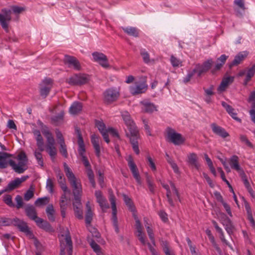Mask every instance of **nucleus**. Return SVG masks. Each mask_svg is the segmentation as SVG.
<instances>
[{"instance_id":"obj_1","label":"nucleus","mask_w":255,"mask_h":255,"mask_svg":"<svg viewBox=\"0 0 255 255\" xmlns=\"http://www.w3.org/2000/svg\"><path fill=\"white\" fill-rule=\"evenodd\" d=\"M11 156V154L4 152H0V169L5 168L9 164L12 169L17 173H23L28 168V158L26 153L22 151L19 153L16 157L18 161L17 164L12 160H7V159Z\"/></svg>"},{"instance_id":"obj_2","label":"nucleus","mask_w":255,"mask_h":255,"mask_svg":"<svg viewBox=\"0 0 255 255\" xmlns=\"http://www.w3.org/2000/svg\"><path fill=\"white\" fill-rule=\"evenodd\" d=\"M122 116L128 130L126 135L129 139L133 151L138 154L140 152L138 147V139L140 138L139 131L128 112H123Z\"/></svg>"},{"instance_id":"obj_3","label":"nucleus","mask_w":255,"mask_h":255,"mask_svg":"<svg viewBox=\"0 0 255 255\" xmlns=\"http://www.w3.org/2000/svg\"><path fill=\"white\" fill-rule=\"evenodd\" d=\"M64 171L67 179L73 188L74 196H81L82 188L80 180L77 179L70 168L66 163H64Z\"/></svg>"},{"instance_id":"obj_4","label":"nucleus","mask_w":255,"mask_h":255,"mask_svg":"<svg viewBox=\"0 0 255 255\" xmlns=\"http://www.w3.org/2000/svg\"><path fill=\"white\" fill-rule=\"evenodd\" d=\"M42 133L45 136L47 140L46 151L49 155L52 161H54L57 155V149L55 146V140L51 132L48 129L42 131Z\"/></svg>"},{"instance_id":"obj_5","label":"nucleus","mask_w":255,"mask_h":255,"mask_svg":"<svg viewBox=\"0 0 255 255\" xmlns=\"http://www.w3.org/2000/svg\"><path fill=\"white\" fill-rule=\"evenodd\" d=\"M75 130L78 136L77 142L78 144V151L79 154L81 156L82 161L83 162V164L84 166L86 167V168L88 169L89 168H91V165L88 160V158L85 155V152L86 151L85 146L80 130V129L76 128Z\"/></svg>"},{"instance_id":"obj_6","label":"nucleus","mask_w":255,"mask_h":255,"mask_svg":"<svg viewBox=\"0 0 255 255\" xmlns=\"http://www.w3.org/2000/svg\"><path fill=\"white\" fill-rule=\"evenodd\" d=\"M109 200L111 204L112 209V222L113 225L115 228V232L118 234L120 230L118 226V218L117 217V207H116V199L112 189L109 190Z\"/></svg>"},{"instance_id":"obj_7","label":"nucleus","mask_w":255,"mask_h":255,"mask_svg":"<svg viewBox=\"0 0 255 255\" xmlns=\"http://www.w3.org/2000/svg\"><path fill=\"white\" fill-rule=\"evenodd\" d=\"M103 96L104 103L109 105L116 102L119 99L120 93L119 89L110 88L104 92Z\"/></svg>"},{"instance_id":"obj_8","label":"nucleus","mask_w":255,"mask_h":255,"mask_svg":"<svg viewBox=\"0 0 255 255\" xmlns=\"http://www.w3.org/2000/svg\"><path fill=\"white\" fill-rule=\"evenodd\" d=\"M90 80L88 75L85 74H75L68 79L66 82L71 85H82L87 83Z\"/></svg>"},{"instance_id":"obj_9","label":"nucleus","mask_w":255,"mask_h":255,"mask_svg":"<svg viewBox=\"0 0 255 255\" xmlns=\"http://www.w3.org/2000/svg\"><path fill=\"white\" fill-rule=\"evenodd\" d=\"M166 132L168 139L175 145L181 144L185 141V139L182 136V135L176 132L172 128L168 127Z\"/></svg>"},{"instance_id":"obj_10","label":"nucleus","mask_w":255,"mask_h":255,"mask_svg":"<svg viewBox=\"0 0 255 255\" xmlns=\"http://www.w3.org/2000/svg\"><path fill=\"white\" fill-rule=\"evenodd\" d=\"M64 242L65 243V244L64 242L61 243L60 255H65L66 250H67L68 255H72L73 248L72 242L69 232L65 235Z\"/></svg>"},{"instance_id":"obj_11","label":"nucleus","mask_w":255,"mask_h":255,"mask_svg":"<svg viewBox=\"0 0 255 255\" xmlns=\"http://www.w3.org/2000/svg\"><path fill=\"white\" fill-rule=\"evenodd\" d=\"M146 81L136 82L134 85L130 86L129 91L132 95L144 93L147 89Z\"/></svg>"},{"instance_id":"obj_12","label":"nucleus","mask_w":255,"mask_h":255,"mask_svg":"<svg viewBox=\"0 0 255 255\" xmlns=\"http://www.w3.org/2000/svg\"><path fill=\"white\" fill-rule=\"evenodd\" d=\"M53 87V81L50 78L44 79L40 84V93L43 98H46Z\"/></svg>"},{"instance_id":"obj_13","label":"nucleus","mask_w":255,"mask_h":255,"mask_svg":"<svg viewBox=\"0 0 255 255\" xmlns=\"http://www.w3.org/2000/svg\"><path fill=\"white\" fill-rule=\"evenodd\" d=\"M3 14L0 13V23L2 27L6 31H8V23L11 20V11L10 9H2Z\"/></svg>"},{"instance_id":"obj_14","label":"nucleus","mask_w":255,"mask_h":255,"mask_svg":"<svg viewBox=\"0 0 255 255\" xmlns=\"http://www.w3.org/2000/svg\"><path fill=\"white\" fill-rule=\"evenodd\" d=\"M94 61L98 63L102 67L105 68L110 67L108 59L104 54L98 52H94L92 53Z\"/></svg>"},{"instance_id":"obj_15","label":"nucleus","mask_w":255,"mask_h":255,"mask_svg":"<svg viewBox=\"0 0 255 255\" xmlns=\"http://www.w3.org/2000/svg\"><path fill=\"white\" fill-rule=\"evenodd\" d=\"M128 166L132 174L133 177L136 180L137 183L139 184H141L140 177L138 172V169L131 156L129 155L127 159Z\"/></svg>"},{"instance_id":"obj_16","label":"nucleus","mask_w":255,"mask_h":255,"mask_svg":"<svg viewBox=\"0 0 255 255\" xmlns=\"http://www.w3.org/2000/svg\"><path fill=\"white\" fill-rule=\"evenodd\" d=\"M255 74V64H254L251 67L248 68L245 70L241 71L238 75L239 76H243L246 75V77L244 81V85H247L249 82L251 81Z\"/></svg>"},{"instance_id":"obj_17","label":"nucleus","mask_w":255,"mask_h":255,"mask_svg":"<svg viewBox=\"0 0 255 255\" xmlns=\"http://www.w3.org/2000/svg\"><path fill=\"white\" fill-rule=\"evenodd\" d=\"M13 221V226L17 227L21 232L25 233L26 235L29 236L30 237H32L33 236L29 230L26 222L17 218H14Z\"/></svg>"},{"instance_id":"obj_18","label":"nucleus","mask_w":255,"mask_h":255,"mask_svg":"<svg viewBox=\"0 0 255 255\" xmlns=\"http://www.w3.org/2000/svg\"><path fill=\"white\" fill-rule=\"evenodd\" d=\"M64 63L68 65L69 67H73L77 70L81 68L80 64L79 61L75 57L65 55L63 59Z\"/></svg>"},{"instance_id":"obj_19","label":"nucleus","mask_w":255,"mask_h":255,"mask_svg":"<svg viewBox=\"0 0 255 255\" xmlns=\"http://www.w3.org/2000/svg\"><path fill=\"white\" fill-rule=\"evenodd\" d=\"M95 195L96 198V201L98 203L102 210L104 211L105 210L109 208V205L107 202L106 198L104 197L102 193L100 190H97L95 192Z\"/></svg>"},{"instance_id":"obj_20","label":"nucleus","mask_w":255,"mask_h":255,"mask_svg":"<svg viewBox=\"0 0 255 255\" xmlns=\"http://www.w3.org/2000/svg\"><path fill=\"white\" fill-rule=\"evenodd\" d=\"M228 162L232 169L237 171L239 174L244 170L239 163V158L237 155H232L228 160Z\"/></svg>"},{"instance_id":"obj_21","label":"nucleus","mask_w":255,"mask_h":255,"mask_svg":"<svg viewBox=\"0 0 255 255\" xmlns=\"http://www.w3.org/2000/svg\"><path fill=\"white\" fill-rule=\"evenodd\" d=\"M211 127L214 133L222 138H225L229 136V133L224 128L217 125L216 123H212L211 125Z\"/></svg>"},{"instance_id":"obj_22","label":"nucleus","mask_w":255,"mask_h":255,"mask_svg":"<svg viewBox=\"0 0 255 255\" xmlns=\"http://www.w3.org/2000/svg\"><path fill=\"white\" fill-rule=\"evenodd\" d=\"M26 216L35 222L39 218L37 216V213L35 208L32 205L28 204L24 208Z\"/></svg>"},{"instance_id":"obj_23","label":"nucleus","mask_w":255,"mask_h":255,"mask_svg":"<svg viewBox=\"0 0 255 255\" xmlns=\"http://www.w3.org/2000/svg\"><path fill=\"white\" fill-rule=\"evenodd\" d=\"M56 175L57 178V181L60 185V186L63 192H68L70 193V191L68 190V187L66 184V180L64 176L63 173L60 170L57 169L55 171Z\"/></svg>"},{"instance_id":"obj_24","label":"nucleus","mask_w":255,"mask_h":255,"mask_svg":"<svg viewBox=\"0 0 255 255\" xmlns=\"http://www.w3.org/2000/svg\"><path fill=\"white\" fill-rule=\"evenodd\" d=\"M187 162L189 165L194 167L197 169L199 168L200 164L198 162L197 155L195 153L192 152L187 155Z\"/></svg>"},{"instance_id":"obj_25","label":"nucleus","mask_w":255,"mask_h":255,"mask_svg":"<svg viewBox=\"0 0 255 255\" xmlns=\"http://www.w3.org/2000/svg\"><path fill=\"white\" fill-rule=\"evenodd\" d=\"M33 133L36 140V145L38 149L40 150V151H44V140L40 131L38 129H34Z\"/></svg>"},{"instance_id":"obj_26","label":"nucleus","mask_w":255,"mask_h":255,"mask_svg":"<svg viewBox=\"0 0 255 255\" xmlns=\"http://www.w3.org/2000/svg\"><path fill=\"white\" fill-rule=\"evenodd\" d=\"M248 53L246 52H241L239 53L235 57L234 60L229 64L230 68L233 66L238 65L243 61L247 56Z\"/></svg>"},{"instance_id":"obj_27","label":"nucleus","mask_w":255,"mask_h":255,"mask_svg":"<svg viewBox=\"0 0 255 255\" xmlns=\"http://www.w3.org/2000/svg\"><path fill=\"white\" fill-rule=\"evenodd\" d=\"M142 105V111L144 113H151L157 111L155 106L148 101H143L140 102Z\"/></svg>"},{"instance_id":"obj_28","label":"nucleus","mask_w":255,"mask_h":255,"mask_svg":"<svg viewBox=\"0 0 255 255\" xmlns=\"http://www.w3.org/2000/svg\"><path fill=\"white\" fill-rule=\"evenodd\" d=\"M228 56L225 54L222 55L219 58L217 59V63L215 65V67L212 69L211 73L212 74L219 70L225 63Z\"/></svg>"},{"instance_id":"obj_29","label":"nucleus","mask_w":255,"mask_h":255,"mask_svg":"<svg viewBox=\"0 0 255 255\" xmlns=\"http://www.w3.org/2000/svg\"><path fill=\"white\" fill-rule=\"evenodd\" d=\"M91 142L95 150L96 155L98 157H100L101 155V150L99 144V137L95 134L92 135Z\"/></svg>"},{"instance_id":"obj_30","label":"nucleus","mask_w":255,"mask_h":255,"mask_svg":"<svg viewBox=\"0 0 255 255\" xmlns=\"http://www.w3.org/2000/svg\"><path fill=\"white\" fill-rule=\"evenodd\" d=\"M86 213L85 215V222L87 226L90 225L93 217V212L92 211L91 207L89 201L86 204Z\"/></svg>"},{"instance_id":"obj_31","label":"nucleus","mask_w":255,"mask_h":255,"mask_svg":"<svg viewBox=\"0 0 255 255\" xmlns=\"http://www.w3.org/2000/svg\"><path fill=\"white\" fill-rule=\"evenodd\" d=\"M37 226L47 232L53 231V229L50 224L46 221H44L41 218H39L35 222Z\"/></svg>"},{"instance_id":"obj_32","label":"nucleus","mask_w":255,"mask_h":255,"mask_svg":"<svg viewBox=\"0 0 255 255\" xmlns=\"http://www.w3.org/2000/svg\"><path fill=\"white\" fill-rule=\"evenodd\" d=\"M83 108L82 104L79 102H74L69 109V112L72 115H76L79 114Z\"/></svg>"},{"instance_id":"obj_33","label":"nucleus","mask_w":255,"mask_h":255,"mask_svg":"<svg viewBox=\"0 0 255 255\" xmlns=\"http://www.w3.org/2000/svg\"><path fill=\"white\" fill-rule=\"evenodd\" d=\"M234 78L232 77H227L223 78L220 86L218 88V91L223 92L225 90L228 85L233 82Z\"/></svg>"},{"instance_id":"obj_34","label":"nucleus","mask_w":255,"mask_h":255,"mask_svg":"<svg viewBox=\"0 0 255 255\" xmlns=\"http://www.w3.org/2000/svg\"><path fill=\"white\" fill-rule=\"evenodd\" d=\"M122 29L125 33L129 36H133L135 37H138L139 30L136 27H122Z\"/></svg>"},{"instance_id":"obj_35","label":"nucleus","mask_w":255,"mask_h":255,"mask_svg":"<svg viewBox=\"0 0 255 255\" xmlns=\"http://www.w3.org/2000/svg\"><path fill=\"white\" fill-rule=\"evenodd\" d=\"M162 187L166 190V197L167 198V201L170 205L172 207H174L175 204L174 203L173 200L171 197V191L170 189V187L168 184L161 183Z\"/></svg>"},{"instance_id":"obj_36","label":"nucleus","mask_w":255,"mask_h":255,"mask_svg":"<svg viewBox=\"0 0 255 255\" xmlns=\"http://www.w3.org/2000/svg\"><path fill=\"white\" fill-rule=\"evenodd\" d=\"M64 112H61L58 115L51 118L52 123L55 126H58L63 121Z\"/></svg>"},{"instance_id":"obj_37","label":"nucleus","mask_w":255,"mask_h":255,"mask_svg":"<svg viewBox=\"0 0 255 255\" xmlns=\"http://www.w3.org/2000/svg\"><path fill=\"white\" fill-rule=\"evenodd\" d=\"M46 213L47 215L48 219L51 222H54L55 219L54 215L55 210L52 204L48 205L46 209Z\"/></svg>"},{"instance_id":"obj_38","label":"nucleus","mask_w":255,"mask_h":255,"mask_svg":"<svg viewBox=\"0 0 255 255\" xmlns=\"http://www.w3.org/2000/svg\"><path fill=\"white\" fill-rule=\"evenodd\" d=\"M20 185L18 182L16 178L14 180L11 181L4 188L6 192H10L14 189L17 188Z\"/></svg>"},{"instance_id":"obj_39","label":"nucleus","mask_w":255,"mask_h":255,"mask_svg":"<svg viewBox=\"0 0 255 255\" xmlns=\"http://www.w3.org/2000/svg\"><path fill=\"white\" fill-rule=\"evenodd\" d=\"M90 245L93 251L97 254V255H103L100 246L97 244L95 241L91 240L90 242Z\"/></svg>"},{"instance_id":"obj_40","label":"nucleus","mask_w":255,"mask_h":255,"mask_svg":"<svg viewBox=\"0 0 255 255\" xmlns=\"http://www.w3.org/2000/svg\"><path fill=\"white\" fill-rule=\"evenodd\" d=\"M193 70V73H197L198 77H201L203 74L206 73V71L200 64H197Z\"/></svg>"},{"instance_id":"obj_41","label":"nucleus","mask_w":255,"mask_h":255,"mask_svg":"<svg viewBox=\"0 0 255 255\" xmlns=\"http://www.w3.org/2000/svg\"><path fill=\"white\" fill-rule=\"evenodd\" d=\"M123 199L126 205L128 207L129 210L133 212L134 207L131 199L126 194H123Z\"/></svg>"},{"instance_id":"obj_42","label":"nucleus","mask_w":255,"mask_h":255,"mask_svg":"<svg viewBox=\"0 0 255 255\" xmlns=\"http://www.w3.org/2000/svg\"><path fill=\"white\" fill-rule=\"evenodd\" d=\"M3 201L9 207H15V204L12 202V196L10 195L6 194L4 195L3 197Z\"/></svg>"},{"instance_id":"obj_43","label":"nucleus","mask_w":255,"mask_h":255,"mask_svg":"<svg viewBox=\"0 0 255 255\" xmlns=\"http://www.w3.org/2000/svg\"><path fill=\"white\" fill-rule=\"evenodd\" d=\"M146 181L147 184L148 188L151 194L155 193V185L153 184L151 177L148 175L146 176Z\"/></svg>"},{"instance_id":"obj_44","label":"nucleus","mask_w":255,"mask_h":255,"mask_svg":"<svg viewBox=\"0 0 255 255\" xmlns=\"http://www.w3.org/2000/svg\"><path fill=\"white\" fill-rule=\"evenodd\" d=\"M41 152L42 151H40V150H39V151L35 150L34 152V154L35 158L37 160L38 164L41 167H43L44 162Z\"/></svg>"},{"instance_id":"obj_45","label":"nucleus","mask_w":255,"mask_h":255,"mask_svg":"<svg viewBox=\"0 0 255 255\" xmlns=\"http://www.w3.org/2000/svg\"><path fill=\"white\" fill-rule=\"evenodd\" d=\"M34 189L31 186L28 190L24 194V199L25 201H28L32 198L34 196Z\"/></svg>"},{"instance_id":"obj_46","label":"nucleus","mask_w":255,"mask_h":255,"mask_svg":"<svg viewBox=\"0 0 255 255\" xmlns=\"http://www.w3.org/2000/svg\"><path fill=\"white\" fill-rule=\"evenodd\" d=\"M170 62L174 67L182 66V61L173 55H171L170 57Z\"/></svg>"},{"instance_id":"obj_47","label":"nucleus","mask_w":255,"mask_h":255,"mask_svg":"<svg viewBox=\"0 0 255 255\" xmlns=\"http://www.w3.org/2000/svg\"><path fill=\"white\" fill-rule=\"evenodd\" d=\"M15 201L16 202V204L15 205V207H16V209H19L23 207L24 202L23 201V199L20 195H16L15 198Z\"/></svg>"},{"instance_id":"obj_48","label":"nucleus","mask_w":255,"mask_h":255,"mask_svg":"<svg viewBox=\"0 0 255 255\" xmlns=\"http://www.w3.org/2000/svg\"><path fill=\"white\" fill-rule=\"evenodd\" d=\"M59 152L65 158H67L68 154L67 150V146L65 142L59 144Z\"/></svg>"},{"instance_id":"obj_49","label":"nucleus","mask_w":255,"mask_h":255,"mask_svg":"<svg viewBox=\"0 0 255 255\" xmlns=\"http://www.w3.org/2000/svg\"><path fill=\"white\" fill-rule=\"evenodd\" d=\"M140 53L144 62L149 63L150 62L149 53L144 49H141Z\"/></svg>"},{"instance_id":"obj_50","label":"nucleus","mask_w":255,"mask_h":255,"mask_svg":"<svg viewBox=\"0 0 255 255\" xmlns=\"http://www.w3.org/2000/svg\"><path fill=\"white\" fill-rule=\"evenodd\" d=\"M49 201L48 197H44L38 198L35 202V204L38 206L45 205L48 204Z\"/></svg>"},{"instance_id":"obj_51","label":"nucleus","mask_w":255,"mask_h":255,"mask_svg":"<svg viewBox=\"0 0 255 255\" xmlns=\"http://www.w3.org/2000/svg\"><path fill=\"white\" fill-rule=\"evenodd\" d=\"M161 245L162 247L163 252L165 255H174L170 253L168 246V243L166 241H162L161 242Z\"/></svg>"},{"instance_id":"obj_52","label":"nucleus","mask_w":255,"mask_h":255,"mask_svg":"<svg viewBox=\"0 0 255 255\" xmlns=\"http://www.w3.org/2000/svg\"><path fill=\"white\" fill-rule=\"evenodd\" d=\"M145 227L146 229L147 234L151 242L153 245H155L154 235L152 229L149 227V226H147L146 225H145Z\"/></svg>"},{"instance_id":"obj_53","label":"nucleus","mask_w":255,"mask_h":255,"mask_svg":"<svg viewBox=\"0 0 255 255\" xmlns=\"http://www.w3.org/2000/svg\"><path fill=\"white\" fill-rule=\"evenodd\" d=\"M214 63L212 59L210 58L205 61L201 64L204 68L206 72H208L212 67V66Z\"/></svg>"},{"instance_id":"obj_54","label":"nucleus","mask_w":255,"mask_h":255,"mask_svg":"<svg viewBox=\"0 0 255 255\" xmlns=\"http://www.w3.org/2000/svg\"><path fill=\"white\" fill-rule=\"evenodd\" d=\"M240 139L242 142L245 143L248 146L250 147V148H253L254 147L253 144L248 139L246 135L241 134L240 135Z\"/></svg>"},{"instance_id":"obj_55","label":"nucleus","mask_w":255,"mask_h":255,"mask_svg":"<svg viewBox=\"0 0 255 255\" xmlns=\"http://www.w3.org/2000/svg\"><path fill=\"white\" fill-rule=\"evenodd\" d=\"M14 218L13 219H10V218H1L0 220V223L1 224V225L3 226H10V225H13L14 224Z\"/></svg>"},{"instance_id":"obj_56","label":"nucleus","mask_w":255,"mask_h":255,"mask_svg":"<svg viewBox=\"0 0 255 255\" xmlns=\"http://www.w3.org/2000/svg\"><path fill=\"white\" fill-rule=\"evenodd\" d=\"M54 183L52 180L50 178H48L46 181V188L50 193L53 192Z\"/></svg>"},{"instance_id":"obj_57","label":"nucleus","mask_w":255,"mask_h":255,"mask_svg":"<svg viewBox=\"0 0 255 255\" xmlns=\"http://www.w3.org/2000/svg\"><path fill=\"white\" fill-rule=\"evenodd\" d=\"M96 125L101 133L107 130V129L106 128L105 125L103 122L97 121L96 122Z\"/></svg>"},{"instance_id":"obj_58","label":"nucleus","mask_w":255,"mask_h":255,"mask_svg":"<svg viewBox=\"0 0 255 255\" xmlns=\"http://www.w3.org/2000/svg\"><path fill=\"white\" fill-rule=\"evenodd\" d=\"M55 133L59 144L65 142L62 133L59 129H55Z\"/></svg>"},{"instance_id":"obj_59","label":"nucleus","mask_w":255,"mask_h":255,"mask_svg":"<svg viewBox=\"0 0 255 255\" xmlns=\"http://www.w3.org/2000/svg\"><path fill=\"white\" fill-rule=\"evenodd\" d=\"M74 197V202L73 203L74 209L75 208L79 207V208H82L81 203V196H75Z\"/></svg>"},{"instance_id":"obj_60","label":"nucleus","mask_w":255,"mask_h":255,"mask_svg":"<svg viewBox=\"0 0 255 255\" xmlns=\"http://www.w3.org/2000/svg\"><path fill=\"white\" fill-rule=\"evenodd\" d=\"M170 187H171L172 190L173 192V194L175 195L177 199L179 200V201H180V194H179L178 189L175 187L174 183H173L172 182L170 181Z\"/></svg>"},{"instance_id":"obj_61","label":"nucleus","mask_w":255,"mask_h":255,"mask_svg":"<svg viewBox=\"0 0 255 255\" xmlns=\"http://www.w3.org/2000/svg\"><path fill=\"white\" fill-rule=\"evenodd\" d=\"M239 174H240V176L241 177L242 180L244 182V184L245 187H246V188L251 186L250 183L247 179V176H246L245 173L244 172V171L242 172Z\"/></svg>"},{"instance_id":"obj_62","label":"nucleus","mask_w":255,"mask_h":255,"mask_svg":"<svg viewBox=\"0 0 255 255\" xmlns=\"http://www.w3.org/2000/svg\"><path fill=\"white\" fill-rule=\"evenodd\" d=\"M146 158L148 163V165L151 168V170L152 171H155L156 170V167L152 158L150 156L148 155L147 156Z\"/></svg>"},{"instance_id":"obj_63","label":"nucleus","mask_w":255,"mask_h":255,"mask_svg":"<svg viewBox=\"0 0 255 255\" xmlns=\"http://www.w3.org/2000/svg\"><path fill=\"white\" fill-rule=\"evenodd\" d=\"M135 227L137 230V234H139L140 235L141 233H142V228L141 224L140 222V221L137 218H135Z\"/></svg>"},{"instance_id":"obj_64","label":"nucleus","mask_w":255,"mask_h":255,"mask_svg":"<svg viewBox=\"0 0 255 255\" xmlns=\"http://www.w3.org/2000/svg\"><path fill=\"white\" fill-rule=\"evenodd\" d=\"M221 104L222 106L226 109V111L229 114H231L232 112L234 111V109L225 102H222Z\"/></svg>"}]
</instances>
